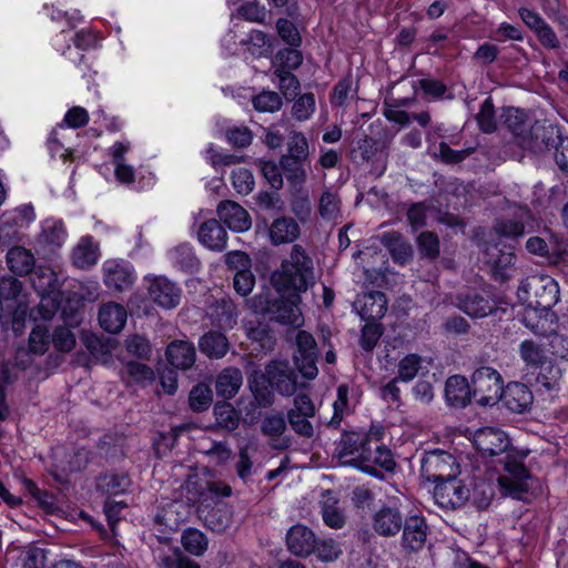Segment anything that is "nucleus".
<instances>
[{"label":"nucleus","instance_id":"obj_12","mask_svg":"<svg viewBox=\"0 0 568 568\" xmlns=\"http://www.w3.org/2000/svg\"><path fill=\"white\" fill-rule=\"evenodd\" d=\"M501 116L505 125L518 140V144L523 149L531 150V125L527 114L517 108H506Z\"/></svg>","mask_w":568,"mask_h":568},{"label":"nucleus","instance_id":"obj_11","mask_svg":"<svg viewBox=\"0 0 568 568\" xmlns=\"http://www.w3.org/2000/svg\"><path fill=\"white\" fill-rule=\"evenodd\" d=\"M434 497L442 507L456 508L468 500L469 489L457 477H453L436 484Z\"/></svg>","mask_w":568,"mask_h":568},{"label":"nucleus","instance_id":"obj_41","mask_svg":"<svg viewBox=\"0 0 568 568\" xmlns=\"http://www.w3.org/2000/svg\"><path fill=\"white\" fill-rule=\"evenodd\" d=\"M51 334L47 325H36L29 334L28 348L31 354L43 355L50 346Z\"/></svg>","mask_w":568,"mask_h":568},{"label":"nucleus","instance_id":"obj_2","mask_svg":"<svg viewBox=\"0 0 568 568\" xmlns=\"http://www.w3.org/2000/svg\"><path fill=\"white\" fill-rule=\"evenodd\" d=\"M288 297L271 301L267 295L260 294L248 301L251 308L258 314H268L271 320L278 323L300 326L303 323V315L298 307L300 294L287 293Z\"/></svg>","mask_w":568,"mask_h":568},{"label":"nucleus","instance_id":"obj_20","mask_svg":"<svg viewBox=\"0 0 568 568\" xmlns=\"http://www.w3.org/2000/svg\"><path fill=\"white\" fill-rule=\"evenodd\" d=\"M402 530V545L405 549L417 551L424 547L427 537V525L424 518L418 516L406 518Z\"/></svg>","mask_w":568,"mask_h":568},{"label":"nucleus","instance_id":"obj_38","mask_svg":"<svg viewBox=\"0 0 568 568\" xmlns=\"http://www.w3.org/2000/svg\"><path fill=\"white\" fill-rule=\"evenodd\" d=\"M331 491L323 495L322 516L324 523L331 528H342L345 524V516Z\"/></svg>","mask_w":568,"mask_h":568},{"label":"nucleus","instance_id":"obj_29","mask_svg":"<svg viewBox=\"0 0 568 568\" xmlns=\"http://www.w3.org/2000/svg\"><path fill=\"white\" fill-rule=\"evenodd\" d=\"M67 237L68 233L61 221L54 219L43 221L39 235V242L41 244L52 250L59 248L65 243Z\"/></svg>","mask_w":568,"mask_h":568},{"label":"nucleus","instance_id":"obj_22","mask_svg":"<svg viewBox=\"0 0 568 568\" xmlns=\"http://www.w3.org/2000/svg\"><path fill=\"white\" fill-rule=\"evenodd\" d=\"M131 144L128 141L115 142L110 148V155L114 165V175L123 184H130L134 181L135 171L132 165L125 161V154L130 151Z\"/></svg>","mask_w":568,"mask_h":568},{"label":"nucleus","instance_id":"obj_56","mask_svg":"<svg viewBox=\"0 0 568 568\" xmlns=\"http://www.w3.org/2000/svg\"><path fill=\"white\" fill-rule=\"evenodd\" d=\"M232 184L239 194L246 195L254 189L255 182L252 172L245 168H237L231 174Z\"/></svg>","mask_w":568,"mask_h":568},{"label":"nucleus","instance_id":"obj_46","mask_svg":"<svg viewBox=\"0 0 568 568\" xmlns=\"http://www.w3.org/2000/svg\"><path fill=\"white\" fill-rule=\"evenodd\" d=\"M32 284L39 294L54 293L58 286V278L51 268L40 267L32 277Z\"/></svg>","mask_w":568,"mask_h":568},{"label":"nucleus","instance_id":"obj_47","mask_svg":"<svg viewBox=\"0 0 568 568\" xmlns=\"http://www.w3.org/2000/svg\"><path fill=\"white\" fill-rule=\"evenodd\" d=\"M316 102L312 93L300 95L292 105V116L296 121L303 122L308 120L315 112Z\"/></svg>","mask_w":568,"mask_h":568},{"label":"nucleus","instance_id":"obj_64","mask_svg":"<svg viewBox=\"0 0 568 568\" xmlns=\"http://www.w3.org/2000/svg\"><path fill=\"white\" fill-rule=\"evenodd\" d=\"M47 554L45 550L39 547H30L23 552L22 567L23 568H45Z\"/></svg>","mask_w":568,"mask_h":568},{"label":"nucleus","instance_id":"obj_43","mask_svg":"<svg viewBox=\"0 0 568 568\" xmlns=\"http://www.w3.org/2000/svg\"><path fill=\"white\" fill-rule=\"evenodd\" d=\"M561 378L562 369L557 364L549 362L540 366L537 383L547 390H555L558 389Z\"/></svg>","mask_w":568,"mask_h":568},{"label":"nucleus","instance_id":"obj_60","mask_svg":"<svg viewBox=\"0 0 568 568\" xmlns=\"http://www.w3.org/2000/svg\"><path fill=\"white\" fill-rule=\"evenodd\" d=\"M39 295L41 297L40 303L38 304L37 307L39 317L45 321L52 318L53 315L60 308V301L58 294L54 292Z\"/></svg>","mask_w":568,"mask_h":568},{"label":"nucleus","instance_id":"obj_31","mask_svg":"<svg viewBox=\"0 0 568 568\" xmlns=\"http://www.w3.org/2000/svg\"><path fill=\"white\" fill-rule=\"evenodd\" d=\"M458 307L470 317L481 318L489 315L494 306L479 293H468L458 298Z\"/></svg>","mask_w":568,"mask_h":568},{"label":"nucleus","instance_id":"obj_14","mask_svg":"<svg viewBox=\"0 0 568 568\" xmlns=\"http://www.w3.org/2000/svg\"><path fill=\"white\" fill-rule=\"evenodd\" d=\"M149 295L163 308H173L181 300L180 288L164 276H154L150 280Z\"/></svg>","mask_w":568,"mask_h":568},{"label":"nucleus","instance_id":"obj_48","mask_svg":"<svg viewBox=\"0 0 568 568\" xmlns=\"http://www.w3.org/2000/svg\"><path fill=\"white\" fill-rule=\"evenodd\" d=\"M281 168L285 171L288 182L294 186H302L307 179V170L303 162L290 161V158H281Z\"/></svg>","mask_w":568,"mask_h":568},{"label":"nucleus","instance_id":"obj_36","mask_svg":"<svg viewBox=\"0 0 568 568\" xmlns=\"http://www.w3.org/2000/svg\"><path fill=\"white\" fill-rule=\"evenodd\" d=\"M181 544L185 551L196 557L203 556L209 547L206 536L196 528H186L182 532Z\"/></svg>","mask_w":568,"mask_h":568},{"label":"nucleus","instance_id":"obj_1","mask_svg":"<svg viewBox=\"0 0 568 568\" xmlns=\"http://www.w3.org/2000/svg\"><path fill=\"white\" fill-rule=\"evenodd\" d=\"M272 281L282 295L290 292L300 294L313 285V261L301 245L295 244L292 247L281 268L273 274Z\"/></svg>","mask_w":568,"mask_h":568},{"label":"nucleus","instance_id":"obj_30","mask_svg":"<svg viewBox=\"0 0 568 568\" xmlns=\"http://www.w3.org/2000/svg\"><path fill=\"white\" fill-rule=\"evenodd\" d=\"M243 383V376L240 369L237 368H225L223 369L215 383V389L219 396H222L226 399L234 397Z\"/></svg>","mask_w":568,"mask_h":568},{"label":"nucleus","instance_id":"obj_39","mask_svg":"<svg viewBox=\"0 0 568 568\" xmlns=\"http://www.w3.org/2000/svg\"><path fill=\"white\" fill-rule=\"evenodd\" d=\"M94 43V37L87 30L82 29L74 36V49L70 45L67 47L65 50L62 51V54L67 57L70 61L78 64L80 63L84 55L82 51L91 48Z\"/></svg>","mask_w":568,"mask_h":568},{"label":"nucleus","instance_id":"obj_27","mask_svg":"<svg viewBox=\"0 0 568 568\" xmlns=\"http://www.w3.org/2000/svg\"><path fill=\"white\" fill-rule=\"evenodd\" d=\"M166 357L172 366L187 369L195 362V348L190 342L173 341L168 345Z\"/></svg>","mask_w":568,"mask_h":568},{"label":"nucleus","instance_id":"obj_57","mask_svg":"<svg viewBox=\"0 0 568 568\" xmlns=\"http://www.w3.org/2000/svg\"><path fill=\"white\" fill-rule=\"evenodd\" d=\"M205 525L213 531H225L232 521L231 514L227 509L217 508L207 513L204 517Z\"/></svg>","mask_w":568,"mask_h":568},{"label":"nucleus","instance_id":"obj_53","mask_svg":"<svg viewBox=\"0 0 568 568\" xmlns=\"http://www.w3.org/2000/svg\"><path fill=\"white\" fill-rule=\"evenodd\" d=\"M232 493L231 486L222 481L211 480L205 485L204 490L200 494L199 503L200 510L203 513V507L209 499H217L221 497H229Z\"/></svg>","mask_w":568,"mask_h":568},{"label":"nucleus","instance_id":"obj_44","mask_svg":"<svg viewBox=\"0 0 568 568\" xmlns=\"http://www.w3.org/2000/svg\"><path fill=\"white\" fill-rule=\"evenodd\" d=\"M318 212L324 220L336 221L341 216L338 196L331 191H324L318 201Z\"/></svg>","mask_w":568,"mask_h":568},{"label":"nucleus","instance_id":"obj_49","mask_svg":"<svg viewBox=\"0 0 568 568\" xmlns=\"http://www.w3.org/2000/svg\"><path fill=\"white\" fill-rule=\"evenodd\" d=\"M130 480L124 475L108 474L99 478L98 488L109 495H119L129 486Z\"/></svg>","mask_w":568,"mask_h":568},{"label":"nucleus","instance_id":"obj_32","mask_svg":"<svg viewBox=\"0 0 568 568\" xmlns=\"http://www.w3.org/2000/svg\"><path fill=\"white\" fill-rule=\"evenodd\" d=\"M362 308L359 314L367 321H376L382 318L387 311V300L382 292H369L364 294Z\"/></svg>","mask_w":568,"mask_h":568},{"label":"nucleus","instance_id":"obj_33","mask_svg":"<svg viewBox=\"0 0 568 568\" xmlns=\"http://www.w3.org/2000/svg\"><path fill=\"white\" fill-rule=\"evenodd\" d=\"M381 243L389 251L394 261L405 264L412 257V247L397 232H386L381 235Z\"/></svg>","mask_w":568,"mask_h":568},{"label":"nucleus","instance_id":"obj_15","mask_svg":"<svg viewBox=\"0 0 568 568\" xmlns=\"http://www.w3.org/2000/svg\"><path fill=\"white\" fill-rule=\"evenodd\" d=\"M219 219L236 233H243L251 229L252 219L248 212L233 201L221 202L217 206Z\"/></svg>","mask_w":568,"mask_h":568},{"label":"nucleus","instance_id":"obj_61","mask_svg":"<svg viewBox=\"0 0 568 568\" xmlns=\"http://www.w3.org/2000/svg\"><path fill=\"white\" fill-rule=\"evenodd\" d=\"M277 33L281 39L291 47H300L302 38L296 27L286 19H278L276 22Z\"/></svg>","mask_w":568,"mask_h":568},{"label":"nucleus","instance_id":"obj_62","mask_svg":"<svg viewBox=\"0 0 568 568\" xmlns=\"http://www.w3.org/2000/svg\"><path fill=\"white\" fill-rule=\"evenodd\" d=\"M274 74L278 79V87L283 95L286 98L295 95L300 88L297 78L283 68L276 69Z\"/></svg>","mask_w":568,"mask_h":568},{"label":"nucleus","instance_id":"obj_16","mask_svg":"<svg viewBox=\"0 0 568 568\" xmlns=\"http://www.w3.org/2000/svg\"><path fill=\"white\" fill-rule=\"evenodd\" d=\"M404 523L399 509L389 506L381 507L372 517L373 529L383 537L397 535L402 530Z\"/></svg>","mask_w":568,"mask_h":568},{"label":"nucleus","instance_id":"obj_55","mask_svg":"<svg viewBox=\"0 0 568 568\" xmlns=\"http://www.w3.org/2000/svg\"><path fill=\"white\" fill-rule=\"evenodd\" d=\"M420 368V357L416 354H408L398 363L397 379L404 383L415 378Z\"/></svg>","mask_w":568,"mask_h":568},{"label":"nucleus","instance_id":"obj_6","mask_svg":"<svg viewBox=\"0 0 568 568\" xmlns=\"http://www.w3.org/2000/svg\"><path fill=\"white\" fill-rule=\"evenodd\" d=\"M473 394L481 406H491L501 399L504 382L495 368L483 366L477 368L471 377Z\"/></svg>","mask_w":568,"mask_h":568},{"label":"nucleus","instance_id":"obj_59","mask_svg":"<svg viewBox=\"0 0 568 568\" xmlns=\"http://www.w3.org/2000/svg\"><path fill=\"white\" fill-rule=\"evenodd\" d=\"M477 122L483 132L490 133L496 130L497 122L491 99H486L477 114Z\"/></svg>","mask_w":568,"mask_h":568},{"label":"nucleus","instance_id":"obj_42","mask_svg":"<svg viewBox=\"0 0 568 568\" xmlns=\"http://www.w3.org/2000/svg\"><path fill=\"white\" fill-rule=\"evenodd\" d=\"M308 141L301 132H293L287 143V153L282 158H290V161L304 162L308 159Z\"/></svg>","mask_w":568,"mask_h":568},{"label":"nucleus","instance_id":"obj_54","mask_svg":"<svg viewBox=\"0 0 568 568\" xmlns=\"http://www.w3.org/2000/svg\"><path fill=\"white\" fill-rule=\"evenodd\" d=\"M282 104V98L274 91H262L253 98V105L260 112H276Z\"/></svg>","mask_w":568,"mask_h":568},{"label":"nucleus","instance_id":"obj_50","mask_svg":"<svg viewBox=\"0 0 568 568\" xmlns=\"http://www.w3.org/2000/svg\"><path fill=\"white\" fill-rule=\"evenodd\" d=\"M428 150L434 158L440 159L448 164L462 162L470 153L469 150H452L445 142H440L438 145H429Z\"/></svg>","mask_w":568,"mask_h":568},{"label":"nucleus","instance_id":"obj_7","mask_svg":"<svg viewBox=\"0 0 568 568\" xmlns=\"http://www.w3.org/2000/svg\"><path fill=\"white\" fill-rule=\"evenodd\" d=\"M530 475L524 464L516 458L506 456L504 474L498 477V485L504 495L521 498L528 491Z\"/></svg>","mask_w":568,"mask_h":568},{"label":"nucleus","instance_id":"obj_23","mask_svg":"<svg viewBox=\"0 0 568 568\" xmlns=\"http://www.w3.org/2000/svg\"><path fill=\"white\" fill-rule=\"evenodd\" d=\"M486 262L490 264L495 280L507 281L511 274L515 255L511 252L499 251L496 246H488L485 251Z\"/></svg>","mask_w":568,"mask_h":568},{"label":"nucleus","instance_id":"obj_45","mask_svg":"<svg viewBox=\"0 0 568 568\" xmlns=\"http://www.w3.org/2000/svg\"><path fill=\"white\" fill-rule=\"evenodd\" d=\"M214 317V323L221 328H232L236 323V310L231 301H222L214 308V313L211 314Z\"/></svg>","mask_w":568,"mask_h":568},{"label":"nucleus","instance_id":"obj_9","mask_svg":"<svg viewBox=\"0 0 568 568\" xmlns=\"http://www.w3.org/2000/svg\"><path fill=\"white\" fill-rule=\"evenodd\" d=\"M135 280L134 270L130 262L124 260H108L103 264L104 284L113 290L129 288Z\"/></svg>","mask_w":568,"mask_h":568},{"label":"nucleus","instance_id":"obj_24","mask_svg":"<svg viewBox=\"0 0 568 568\" xmlns=\"http://www.w3.org/2000/svg\"><path fill=\"white\" fill-rule=\"evenodd\" d=\"M288 549L297 556H306L315 547V536L303 525L293 526L286 536Z\"/></svg>","mask_w":568,"mask_h":568},{"label":"nucleus","instance_id":"obj_13","mask_svg":"<svg viewBox=\"0 0 568 568\" xmlns=\"http://www.w3.org/2000/svg\"><path fill=\"white\" fill-rule=\"evenodd\" d=\"M266 377L277 393L291 396L296 389V375L287 362H272L266 367Z\"/></svg>","mask_w":568,"mask_h":568},{"label":"nucleus","instance_id":"obj_8","mask_svg":"<svg viewBox=\"0 0 568 568\" xmlns=\"http://www.w3.org/2000/svg\"><path fill=\"white\" fill-rule=\"evenodd\" d=\"M296 346L294 359L298 371L308 379L315 378L318 373L316 367L318 351L314 337L305 331H300L296 335Z\"/></svg>","mask_w":568,"mask_h":568},{"label":"nucleus","instance_id":"obj_26","mask_svg":"<svg viewBox=\"0 0 568 568\" xmlns=\"http://www.w3.org/2000/svg\"><path fill=\"white\" fill-rule=\"evenodd\" d=\"M99 257V247L90 236L82 237L72 250L71 255L73 265L81 270L95 265Z\"/></svg>","mask_w":568,"mask_h":568},{"label":"nucleus","instance_id":"obj_34","mask_svg":"<svg viewBox=\"0 0 568 568\" xmlns=\"http://www.w3.org/2000/svg\"><path fill=\"white\" fill-rule=\"evenodd\" d=\"M121 378L126 385L145 386L154 379V372L145 364L130 361L121 369Z\"/></svg>","mask_w":568,"mask_h":568},{"label":"nucleus","instance_id":"obj_4","mask_svg":"<svg viewBox=\"0 0 568 568\" xmlns=\"http://www.w3.org/2000/svg\"><path fill=\"white\" fill-rule=\"evenodd\" d=\"M517 295L524 304L548 310L559 301V287L549 276L532 275L520 283Z\"/></svg>","mask_w":568,"mask_h":568},{"label":"nucleus","instance_id":"obj_35","mask_svg":"<svg viewBox=\"0 0 568 568\" xmlns=\"http://www.w3.org/2000/svg\"><path fill=\"white\" fill-rule=\"evenodd\" d=\"M202 353L211 358H221L229 351V342L226 337L219 332H209L199 343Z\"/></svg>","mask_w":568,"mask_h":568},{"label":"nucleus","instance_id":"obj_28","mask_svg":"<svg viewBox=\"0 0 568 568\" xmlns=\"http://www.w3.org/2000/svg\"><path fill=\"white\" fill-rule=\"evenodd\" d=\"M34 264L32 252L23 246H13L7 253V265L16 275H28L34 268Z\"/></svg>","mask_w":568,"mask_h":568},{"label":"nucleus","instance_id":"obj_25","mask_svg":"<svg viewBox=\"0 0 568 568\" xmlns=\"http://www.w3.org/2000/svg\"><path fill=\"white\" fill-rule=\"evenodd\" d=\"M470 387L465 377L454 375L446 381L445 397L448 405L465 407L470 402Z\"/></svg>","mask_w":568,"mask_h":568},{"label":"nucleus","instance_id":"obj_17","mask_svg":"<svg viewBox=\"0 0 568 568\" xmlns=\"http://www.w3.org/2000/svg\"><path fill=\"white\" fill-rule=\"evenodd\" d=\"M300 235V224L291 216H278L268 226V240L275 246L293 243Z\"/></svg>","mask_w":568,"mask_h":568},{"label":"nucleus","instance_id":"obj_40","mask_svg":"<svg viewBox=\"0 0 568 568\" xmlns=\"http://www.w3.org/2000/svg\"><path fill=\"white\" fill-rule=\"evenodd\" d=\"M34 211L31 205H22L13 211L6 212L1 217L2 227H23L34 220Z\"/></svg>","mask_w":568,"mask_h":568},{"label":"nucleus","instance_id":"obj_58","mask_svg":"<svg viewBox=\"0 0 568 568\" xmlns=\"http://www.w3.org/2000/svg\"><path fill=\"white\" fill-rule=\"evenodd\" d=\"M51 343L58 352L69 353L77 343L75 335L68 327H57L51 335Z\"/></svg>","mask_w":568,"mask_h":568},{"label":"nucleus","instance_id":"obj_51","mask_svg":"<svg viewBox=\"0 0 568 568\" xmlns=\"http://www.w3.org/2000/svg\"><path fill=\"white\" fill-rule=\"evenodd\" d=\"M190 407L195 412L209 408L212 403V390L207 384L200 383L190 392Z\"/></svg>","mask_w":568,"mask_h":568},{"label":"nucleus","instance_id":"obj_10","mask_svg":"<svg viewBox=\"0 0 568 568\" xmlns=\"http://www.w3.org/2000/svg\"><path fill=\"white\" fill-rule=\"evenodd\" d=\"M474 445L483 455L497 456L508 449L510 440L501 429L484 427L474 434Z\"/></svg>","mask_w":568,"mask_h":568},{"label":"nucleus","instance_id":"obj_63","mask_svg":"<svg viewBox=\"0 0 568 568\" xmlns=\"http://www.w3.org/2000/svg\"><path fill=\"white\" fill-rule=\"evenodd\" d=\"M125 348L129 354L138 358H148L151 354L149 341L140 335H133L126 338Z\"/></svg>","mask_w":568,"mask_h":568},{"label":"nucleus","instance_id":"obj_19","mask_svg":"<svg viewBox=\"0 0 568 568\" xmlns=\"http://www.w3.org/2000/svg\"><path fill=\"white\" fill-rule=\"evenodd\" d=\"M197 239L207 250L222 252L226 247L227 232L217 220L210 219L200 225Z\"/></svg>","mask_w":568,"mask_h":568},{"label":"nucleus","instance_id":"obj_37","mask_svg":"<svg viewBox=\"0 0 568 568\" xmlns=\"http://www.w3.org/2000/svg\"><path fill=\"white\" fill-rule=\"evenodd\" d=\"M518 353L527 367L537 368L546 363L545 349L532 339L523 341L519 344Z\"/></svg>","mask_w":568,"mask_h":568},{"label":"nucleus","instance_id":"obj_3","mask_svg":"<svg viewBox=\"0 0 568 568\" xmlns=\"http://www.w3.org/2000/svg\"><path fill=\"white\" fill-rule=\"evenodd\" d=\"M369 435L358 433L344 434L335 448V457L344 466L361 469L367 474H375L371 466L372 449Z\"/></svg>","mask_w":568,"mask_h":568},{"label":"nucleus","instance_id":"obj_21","mask_svg":"<svg viewBox=\"0 0 568 568\" xmlns=\"http://www.w3.org/2000/svg\"><path fill=\"white\" fill-rule=\"evenodd\" d=\"M501 398L509 410L521 414L530 407L534 396L525 384L513 382L503 390Z\"/></svg>","mask_w":568,"mask_h":568},{"label":"nucleus","instance_id":"obj_52","mask_svg":"<svg viewBox=\"0 0 568 568\" xmlns=\"http://www.w3.org/2000/svg\"><path fill=\"white\" fill-rule=\"evenodd\" d=\"M169 256L173 263L184 270H191L197 264L193 247L187 243L181 244L171 250L169 252Z\"/></svg>","mask_w":568,"mask_h":568},{"label":"nucleus","instance_id":"obj_5","mask_svg":"<svg viewBox=\"0 0 568 568\" xmlns=\"http://www.w3.org/2000/svg\"><path fill=\"white\" fill-rule=\"evenodd\" d=\"M420 473L426 480L438 484L444 479L457 477L460 469L450 453L435 449L424 453L420 460Z\"/></svg>","mask_w":568,"mask_h":568},{"label":"nucleus","instance_id":"obj_18","mask_svg":"<svg viewBox=\"0 0 568 568\" xmlns=\"http://www.w3.org/2000/svg\"><path fill=\"white\" fill-rule=\"evenodd\" d=\"M101 328L110 334L120 333L128 320L126 308L116 302L103 303L98 312Z\"/></svg>","mask_w":568,"mask_h":568}]
</instances>
